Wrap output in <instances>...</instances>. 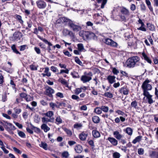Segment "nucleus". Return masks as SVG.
Masks as SVG:
<instances>
[{"mask_svg":"<svg viewBox=\"0 0 158 158\" xmlns=\"http://www.w3.org/2000/svg\"><path fill=\"white\" fill-rule=\"evenodd\" d=\"M25 99L27 102L33 100L32 98L29 95H27Z\"/></svg>","mask_w":158,"mask_h":158,"instance_id":"nucleus-54","label":"nucleus"},{"mask_svg":"<svg viewBox=\"0 0 158 158\" xmlns=\"http://www.w3.org/2000/svg\"><path fill=\"white\" fill-rule=\"evenodd\" d=\"M15 16L16 18L18 20L19 22L22 25H23V21L22 20L21 16L19 15H16Z\"/></svg>","mask_w":158,"mask_h":158,"instance_id":"nucleus-30","label":"nucleus"},{"mask_svg":"<svg viewBox=\"0 0 158 158\" xmlns=\"http://www.w3.org/2000/svg\"><path fill=\"white\" fill-rule=\"evenodd\" d=\"M142 137L140 135L137 136L133 140L132 143L135 144L137 142H139L141 140Z\"/></svg>","mask_w":158,"mask_h":158,"instance_id":"nucleus-26","label":"nucleus"},{"mask_svg":"<svg viewBox=\"0 0 158 158\" xmlns=\"http://www.w3.org/2000/svg\"><path fill=\"white\" fill-rule=\"evenodd\" d=\"M120 11L122 14L126 16H129L130 15L129 10L124 7H121L120 9Z\"/></svg>","mask_w":158,"mask_h":158,"instance_id":"nucleus-11","label":"nucleus"},{"mask_svg":"<svg viewBox=\"0 0 158 158\" xmlns=\"http://www.w3.org/2000/svg\"><path fill=\"white\" fill-rule=\"evenodd\" d=\"M116 113H118V114L119 115H120L122 116H123L125 114L124 112L119 110H116Z\"/></svg>","mask_w":158,"mask_h":158,"instance_id":"nucleus-60","label":"nucleus"},{"mask_svg":"<svg viewBox=\"0 0 158 158\" xmlns=\"http://www.w3.org/2000/svg\"><path fill=\"white\" fill-rule=\"evenodd\" d=\"M44 72V73L41 74L43 77L46 76L48 77H49L51 76V73L49 71V68L48 67H46L45 68Z\"/></svg>","mask_w":158,"mask_h":158,"instance_id":"nucleus-16","label":"nucleus"},{"mask_svg":"<svg viewBox=\"0 0 158 158\" xmlns=\"http://www.w3.org/2000/svg\"><path fill=\"white\" fill-rule=\"evenodd\" d=\"M145 26L141 25V26L139 28H137V30H141L144 31H146V29L144 27Z\"/></svg>","mask_w":158,"mask_h":158,"instance_id":"nucleus-55","label":"nucleus"},{"mask_svg":"<svg viewBox=\"0 0 158 158\" xmlns=\"http://www.w3.org/2000/svg\"><path fill=\"white\" fill-rule=\"evenodd\" d=\"M74 150L77 153H80L83 150V148L81 145L79 144L75 147Z\"/></svg>","mask_w":158,"mask_h":158,"instance_id":"nucleus-18","label":"nucleus"},{"mask_svg":"<svg viewBox=\"0 0 158 158\" xmlns=\"http://www.w3.org/2000/svg\"><path fill=\"white\" fill-rule=\"evenodd\" d=\"M141 10L143 11H144L146 10V6L144 4H142L140 5Z\"/></svg>","mask_w":158,"mask_h":158,"instance_id":"nucleus-58","label":"nucleus"},{"mask_svg":"<svg viewBox=\"0 0 158 158\" xmlns=\"http://www.w3.org/2000/svg\"><path fill=\"white\" fill-rule=\"evenodd\" d=\"M11 48L13 51L16 54H18L19 53V52L16 49L15 45V44H13L11 46Z\"/></svg>","mask_w":158,"mask_h":158,"instance_id":"nucleus-47","label":"nucleus"},{"mask_svg":"<svg viewBox=\"0 0 158 158\" xmlns=\"http://www.w3.org/2000/svg\"><path fill=\"white\" fill-rule=\"evenodd\" d=\"M69 73V70L68 69H66L65 70L61 69L60 71L58 74H62L63 73H65L67 74H68Z\"/></svg>","mask_w":158,"mask_h":158,"instance_id":"nucleus-57","label":"nucleus"},{"mask_svg":"<svg viewBox=\"0 0 158 158\" xmlns=\"http://www.w3.org/2000/svg\"><path fill=\"white\" fill-rule=\"evenodd\" d=\"M107 140L114 146H116L118 144V141L114 138L113 137H108Z\"/></svg>","mask_w":158,"mask_h":158,"instance_id":"nucleus-15","label":"nucleus"},{"mask_svg":"<svg viewBox=\"0 0 158 158\" xmlns=\"http://www.w3.org/2000/svg\"><path fill=\"white\" fill-rule=\"evenodd\" d=\"M120 20L122 21H123L124 22H126L127 21V19L124 15H121L120 16Z\"/></svg>","mask_w":158,"mask_h":158,"instance_id":"nucleus-59","label":"nucleus"},{"mask_svg":"<svg viewBox=\"0 0 158 158\" xmlns=\"http://www.w3.org/2000/svg\"><path fill=\"white\" fill-rule=\"evenodd\" d=\"M40 147L42 148L45 150H47L49 149L48 146L47 144L45 142H42L41 143V146Z\"/></svg>","mask_w":158,"mask_h":158,"instance_id":"nucleus-25","label":"nucleus"},{"mask_svg":"<svg viewBox=\"0 0 158 158\" xmlns=\"http://www.w3.org/2000/svg\"><path fill=\"white\" fill-rule=\"evenodd\" d=\"M88 135V133L84 131L82 132L79 135V138L82 141H84L86 139Z\"/></svg>","mask_w":158,"mask_h":158,"instance_id":"nucleus-12","label":"nucleus"},{"mask_svg":"<svg viewBox=\"0 0 158 158\" xmlns=\"http://www.w3.org/2000/svg\"><path fill=\"white\" fill-rule=\"evenodd\" d=\"M78 49L80 52L83 51L84 50V48L83 44L81 43L78 44L77 45Z\"/></svg>","mask_w":158,"mask_h":158,"instance_id":"nucleus-35","label":"nucleus"},{"mask_svg":"<svg viewBox=\"0 0 158 158\" xmlns=\"http://www.w3.org/2000/svg\"><path fill=\"white\" fill-rule=\"evenodd\" d=\"M144 151L143 148H139L138 149V153L140 155H142L144 154Z\"/></svg>","mask_w":158,"mask_h":158,"instance_id":"nucleus-53","label":"nucleus"},{"mask_svg":"<svg viewBox=\"0 0 158 158\" xmlns=\"http://www.w3.org/2000/svg\"><path fill=\"white\" fill-rule=\"evenodd\" d=\"M2 116L5 118H6L9 119H11V117L10 116H9L8 114H5V113H2Z\"/></svg>","mask_w":158,"mask_h":158,"instance_id":"nucleus-63","label":"nucleus"},{"mask_svg":"<svg viewBox=\"0 0 158 158\" xmlns=\"http://www.w3.org/2000/svg\"><path fill=\"white\" fill-rule=\"evenodd\" d=\"M61 104H62L61 106H64L66 107V109L68 110H70L71 109V106L69 104L64 103H61Z\"/></svg>","mask_w":158,"mask_h":158,"instance_id":"nucleus-34","label":"nucleus"},{"mask_svg":"<svg viewBox=\"0 0 158 158\" xmlns=\"http://www.w3.org/2000/svg\"><path fill=\"white\" fill-rule=\"evenodd\" d=\"M93 74L91 72H89L86 75L82 76L81 78V80L83 83H85L89 82L92 79L91 77Z\"/></svg>","mask_w":158,"mask_h":158,"instance_id":"nucleus-3","label":"nucleus"},{"mask_svg":"<svg viewBox=\"0 0 158 158\" xmlns=\"http://www.w3.org/2000/svg\"><path fill=\"white\" fill-rule=\"evenodd\" d=\"M94 112L98 114H100L102 113V110L101 107H97L94 109Z\"/></svg>","mask_w":158,"mask_h":158,"instance_id":"nucleus-32","label":"nucleus"},{"mask_svg":"<svg viewBox=\"0 0 158 158\" xmlns=\"http://www.w3.org/2000/svg\"><path fill=\"white\" fill-rule=\"evenodd\" d=\"M44 114L48 117L50 119H51L52 118L51 117L54 115V113L52 111H49L47 113H44Z\"/></svg>","mask_w":158,"mask_h":158,"instance_id":"nucleus-29","label":"nucleus"},{"mask_svg":"<svg viewBox=\"0 0 158 158\" xmlns=\"http://www.w3.org/2000/svg\"><path fill=\"white\" fill-rule=\"evenodd\" d=\"M91 34H93L94 35V34L93 33L88 31H82L79 32V35L80 36L84 37H85L86 38H88L89 37V35Z\"/></svg>","mask_w":158,"mask_h":158,"instance_id":"nucleus-8","label":"nucleus"},{"mask_svg":"<svg viewBox=\"0 0 158 158\" xmlns=\"http://www.w3.org/2000/svg\"><path fill=\"white\" fill-rule=\"evenodd\" d=\"M115 77L114 76H111L109 75L108 76L107 78V80L108 82L110 84H112L115 82Z\"/></svg>","mask_w":158,"mask_h":158,"instance_id":"nucleus-20","label":"nucleus"},{"mask_svg":"<svg viewBox=\"0 0 158 158\" xmlns=\"http://www.w3.org/2000/svg\"><path fill=\"white\" fill-rule=\"evenodd\" d=\"M113 156L114 158H119L120 154L119 153L116 152L113 154Z\"/></svg>","mask_w":158,"mask_h":158,"instance_id":"nucleus-50","label":"nucleus"},{"mask_svg":"<svg viewBox=\"0 0 158 158\" xmlns=\"http://www.w3.org/2000/svg\"><path fill=\"white\" fill-rule=\"evenodd\" d=\"M13 109L15 111V113L16 114H19L22 111V110L21 109L17 108L16 107H15Z\"/></svg>","mask_w":158,"mask_h":158,"instance_id":"nucleus-49","label":"nucleus"},{"mask_svg":"<svg viewBox=\"0 0 158 158\" xmlns=\"http://www.w3.org/2000/svg\"><path fill=\"white\" fill-rule=\"evenodd\" d=\"M105 96L109 98H112L113 97V94L109 92H106L104 94Z\"/></svg>","mask_w":158,"mask_h":158,"instance_id":"nucleus-48","label":"nucleus"},{"mask_svg":"<svg viewBox=\"0 0 158 158\" xmlns=\"http://www.w3.org/2000/svg\"><path fill=\"white\" fill-rule=\"evenodd\" d=\"M51 70L54 73H56L57 71H58L57 68L54 66H52L51 67Z\"/></svg>","mask_w":158,"mask_h":158,"instance_id":"nucleus-61","label":"nucleus"},{"mask_svg":"<svg viewBox=\"0 0 158 158\" xmlns=\"http://www.w3.org/2000/svg\"><path fill=\"white\" fill-rule=\"evenodd\" d=\"M125 66L129 68L139 67L140 69L144 68V64L140 61L139 57L134 56L130 57L127 60Z\"/></svg>","mask_w":158,"mask_h":158,"instance_id":"nucleus-1","label":"nucleus"},{"mask_svg":"<svg viewBox=\"0 0 158 158\" xmlns=\"http://www.w3.org/2000/svg\"><path fill=\"white\" fill-rule=\"evenodd\" d=\"M54 93V90L53 89L50 87H48L46 89L45 94L50 97H52V94Z\"/></svg>","mask_w":158,"mask_h":158,"instance_id":"nucleus-7","label":"nucleus"},{"mask_svg":"<svg viewBox=\"0 0 158 158\" xmlns=\"http://www.w3.org/2000/svg\"><path fill=\"white\" fill-rule=\"evenodd\" d=\"M63 53L65 55L69 57H70L71 56V55L70 54L69 52L68 51H64Z\"/></svg>","mask_w":158,"mask_h":158,"instance_id":"nucleus-64","label":"nucleus"},{"mask_svg":"<svg viewBox=\"0 0 158 158\" xmlns=\"http://www.w3.org/2000/svg\"><path fill=\"white\" fill-rule=\"evenodd\" d=\"M1 148L5 153L7 154L8 153L9 151L5 148L4 145L2 146Z\"/></svg>","mask_w":158,"mask_h":158,"instance_id":"nucleus-62","label":"nucleus"},{"mask_svg":"<svg viewBox=\"0 0 158 158\" xmlns=\"http://www.w3.org/2000/svg\"><path fill=\"white\" fill-rule=\"evenodd\" d=\"M46 6V4L43 1L40 0V8H44Z\"/></svg>","mask_w":158,"mask_h":158,"instance_id":"nucleus-51","label":"nucleus"},{"mask_svg":"<svg viewBox=\"0 0 158 158\" xmlns=\"http://www.w3.org/2000/svg\"><path fill=\"white\" fill-rule=\"evenodd\" d=\"M126 131L129 135H132V130L130 127H127L126 130Z\"/></svg>","mask_w":158,"mask_h":158,"instance_id":"nucleus-40","label":"nucleus"},{"mask_svg":"<svg viewBox=\"0 0 158 158\" xmlns=\"http://www.w3.org/2000/svg\"><path fill=\"white\" fill-rule=\"evenodd\" d=\"M34 121L37 123H39L40 121V117L38 114H35L34 117Z\"/></svg>","mask_w":158,"mask_h":158,"instance_id":"nucleus-45","label":"nucleus"},{"mask_svg":"<svg viewBox=\"0 0 158 158\" xmlns=\"http://www.w3.org/2000/svg\"><path fill=\"white\" fill-rule=\"evenodd\" d=\"M143 95L146 97L147 99H148V102L149 104H151L154 102V101L152 98V96L149 93L143 94Z\"/></svg>","mask_w":158,"mask_h":158,"instance_id":"nucleus-9","label":"nucleus"},{"mask_svg":"<svg viewBox=\"0 0 158 158\" xmlns=\"http://www.w3.org/2000/svg\"><path fill=\"white\" fill-rule=\"evenodd\" d=\"M18 133L19 135L21 138H25L26 137L25 134L22 131L18 130Z\"/></svg>","mask_w":158,"mask_h":158,"instance_id":"nucleus-37","label":"nucleus"},{"mask_svg":"<svg viewBox=\"0 0 158 158\" xmlns=\"http://www.w3.org/2000/svg\"><path fill=\"white\" fill-rule=\"evenodd\" d=\"M75 61L77 64L80 65H82V63L79 59L77 57H76L75 58Z\"/></svg>","mask_w":158,"mask_h":158,"instance_id":"nucleus-46","label":"nucleus"},{"mask_svg":"<svg viewBox=\"0 0 158 158\" xmlns=\"http://www.w3.org/2000/svg\"><path fill=\"white\" fill-rule=\"evenodd\" d=\"M93 136L95 138L99 137L100 136V135L98 131L96 130H93L92 132Z\"/></svg>","mask_w":158,"mask_h":158,"instance_id":"nucleus-24","label":"nucleus"},{"mask_svg":"<svg viewBox=\"0 0 158 158\" xmlns=\"http://www.w3.org/2000/svg\"><path fill=\"white\" fill-rule=\"evenodd\" d=\"M7 125L10 126V129L11 130H14L16 129V128L11 123H8Z\"/></svg>","mask_w":158,"mask_h":158,"instance_id":"nucleus-56","label":"nucleus"},{"mask_svg":"<svg viewBox=\"0 0 158 158\" xmlns=\"http://www.w3.org/2000/svg\"><path fill=\"white\" fill-rule=\"evenodd\" d=\"M69 26L75 32H77L81 29V27L80 26L76 25L73 23L72 22L70 23Z\"/></svg>","mask_w":158,"mask_h":158,"instance_id":"nucleus-6","label":"nucleus"},{"mask_svg":"<svg viewBox=\"0 0 158 158\" xmlns=\"http://www.w3.org/2000/svg\"><path fill=\"white\" fill-rule=\"evenodd\" d=\"M54 118L53 117L51 119H49L44 117L42 118V122L44 123H47L48 122H52V121H54Z\"/></svg>","mask_w":158,"mask_h":158,"instance_id":"nucleus-19","label":"nucleus"},{"mask_svg":"<svg viewBox=\"0 0 158 158\" xmlns=\"http://www.w3.org/2000/svg\"><path fill=\"white\" fill-rule=\"evenodd\" d=\"M71 98L73 99L76 100L77 102L83 100L82 99H80L78 96L76 95H73L71 96Z\"/></svg>","mask_w":158,"mask_h":158,"instance_id":"nucleus-39","label":"nucleus"},{"mask_svg":"<svg viewBox=\"0 0 158 158\" xmlns=\"http://www.w3.org/2000/svg\"><path fill=\"white\" fill-rule=\"evenodd\" d=\"M147 25L150 31H154L155 30V27L154 25L150 23H147Z\"/></svg>","mask_w":158,"mask_h":158,"instance_id":"nucleus-36","label":"nucleus"},{"mask_svg":"<svg viewBox=\"0 0 158 158\" xmlns=\"http://www.w3.org/2000/svg\"><path fill=\"white\" fill-rule=\"evenodd\" d=\"M63 129L68 136L70 137L72 136V132L70 129L66 128H64Z\"/></svg>","mask_w":158,"mask_h":158,"instance_id":"nucleus-28","label":"nucleus"},{"mask_svg":"<svg viewBox=\"0 0 158 158\" xmlns=\"http://www.w3.org/2000/svg\"><path fill=\"white\" fill-rule=\"evenodd\" d=\"M22 36V33L19 31H16L13 34L12 39L14 41H17L20 40Z\"/></svg>","mask_w":158,"mask_h":158,"instance_id":"nucleus-4","label":"nucleus"},{"mask_svg":"<svg viewBox=\"0 0 158 158\" xmlns=\"http://www.w3.org/2000/svg\"><path fill=\"white\" fill-rule=\"evenodd\" d=\"M61 103L56 102V103H54L52 102H50L49 103V106L53 110H55V107L59 108L61 106Z\"/></svg>","mask_w":158,"mask_h":158,"instance_id":"nucleus-10","label":"nucleus"},{"mask_svg":"<svg viewBox=\"0 0 158 158\" xmlns=\"http://www.w3.org/2000/svg\"><path fill=\"white\" fill-rule=\"evenodd\" d=\"M40 39L42 40L43 42L45 43L46 44H48L49 46H52V44L50 42H49L47 40L43 38H41L40 37Z\"/></svg>","mask_w":158,"mask_h":158,"instance_id":"nucleus-41","label":"nucleus"},{"mask_svg":"<svg viewBox=\"0 0 158 158\" xmlns=\"http://www.w3.org/2000/svg\"><path fill=\"white\" fill-rule=\"evenodd\" d=\"M129 89L126 87H123L121 88L119 90L121 93H123L125 95H127L128 94Z\"/></svg>","mask_w":158,"mask_h":158,"instance_id":"nucleus-17","label":"nucleus"},{"mask_svg":"<svg viewBox=\"0 0 158 158\" xmlns=\"http://www.w3.org/2000/svg\"><path fill=\"white\" fill-rule=\"evenodd\" d=\"M101 108L102 110L105 113H107L108 111L109 107L107 106H102Z\"/></svg>","mask_w":158,"mask_h":158,"instance_id":"nucleus-42","label":"nucleus"},{"mask_svg":"<svg viewBox=\"0 0 158 158\" xmlns=\"http://www.w3.org/2000/svg\"><path fill=\"white\" fill-rule=\"evenodd\" d=\"M114 137L118 140H120L123 137V135H121L118 131H114L113 133Z\"/></svg>","mask_w":158,"mask_h":158,"instance_id":"nucleus-13","label":"nucleus"},{"mask_svg":"<svg viewBox=\"0 0 158 158\" xmlns=\"http://www.w3.org/2000/svg\"><path fill=\"white\" fill-rule=\"evenodd\" d=\"M69 155V153L67 151L63 152L61 155L62 157L65 158H68Z\"/></svg>","mask_w":158,"mask_h":158,"instance_id":"nucleus-43","label":"nucleus"},{"mask_svg":"<svg viewBox=\"0 0 158 158\" xmlns=\"http://www.w3.org/2000/svg\"><path fill=\"white\" fill-rule=\"evenodd\" d=\"M93 121L95 123H98L100 121L99 118L97 116H94L92 118Z\"/></svg>","mask_w":158,"mask_h":158,"instance_id":"nucleus-27","label":"nucleus"},{"mask_svg":"<svg viewBox=\"0 0 158 158\" xmlns=\"http://www.w3.org/2000/svg\"><path fill=\"white\" fill-rule=\"evenodd\" d=\"M131 107L135 109H138L139 107L138 105L137 102L136 100L132 101L131 104Z\"/></svg>","mask_w":158,"mask_h":158,"instance_id":"nucleus-22","label":"nucleus"},{"mask_svg":"<svg viewBox=\"0 0 158 158\" xmlns=\"http://www.w3.org/2000/svg\"><path fill=\"white\" fill-rule=\"evenodd\" d=\"M56 122L57 123H56L57 124H60L62 123V120L59 116L56 117Z\"/></svg>","mask_w":158,"mask_h":158,"instance_id":"nucleus-44","label":"nucleus"},{"mask_svg":"<svg viewBox=\"0 0 158 158\" xmlns=\"http://www.w3.org/2000/svg\"><path fill=\"white\" fill-rule=\"evenodd\" d=\"M104 42L106 44L110 45V46L113 47H116L118 45L117 43L114 42L112 40L109 38H106Z\"/></svg>","mask_w":158,"mask_h":158,"instance_id":"nucleus-5","label":"nucleus"},{"mask_svg":"<svg viewBox=\"0 0 158 158\" xmlns=\"http://www.w3.org/2000/svg\"><path fill=\"white\" fill-rule=\"evenodd\" d=\"M149 156L151 158H158V152L152 151L150 153Z\"/></svg>","mask_w":158,"mask_h":158,"instance_id":"nucleus-23","label":"nucleus"},{"mask_svg":"<svg viewBox=\"0 0 158 158\" xmlns=\"http://www.w3.org/2000/svg\"><path fill=\"white\" fill-rule=\"evenodd\" d=\"M61 20L63 21L64 22L66 23H68L69 26L70 25V23H71L72 22L70 19H69L65 17H62L61 19Z\"/></svg>","mask_w":158,"mask_h":158,"instance_id":"nucleus-31","label":"nucleus"},{"mask_svg":"<svg viewBox=\"0 0 158 158\" xmlns=\"http://www.w3.org/2000/svg\"><path fill=\"white\" fill-rule=\"evenodd\" d=\"M150 82L148 79L146 80L143 83L141 87L143 89V94L149 93L148 91L151 90L152 89V86L151 85L149 84Z\"/></svg>","mask_w":158,"mask_h":158,"instance_id":"nucleus-2","label":"nucleus"},{"mask_svg":"<svg viewBox=\"0 0 158 158\" xmlns=\"http://www.w3.org/2000/svg\"><path fill=\"white\" fill-rule=\"evenodd\" d=\"M86 89V87L85 86L80 88H77L74 90L75 93L76 95H78L82 92V90L85 91Z\"/></svg>","mask_w":158,"mask_h":158,"instance_id":"nucleus-14","label":"nucleus"},{"mask_svg":"<svg viewBox=\"0 0 158 158\" xmlns=\"http://www.w3.org/2000/svg\"><path fill=\"white\" fill-rule=\"evenodd\" d=\"M102 1V2L101 7V8L102 9L104 7L105 5L107 3V0H97V2L98 3H100Z\"/></svg>","mask_w":158,"mask_h":158,"instance_id":"nucleus-33","label":"nucleus"},{"mask_svg":"<svg viewBox=\"0 0 158 158\" xmlns=\"http://www.w3.org/2000/svg\"><path fill=\"white\" fill-rule=\"evenodd\" d=\"M41 129L46 132L50 130V128L45 123L43 124L41 126Z\"/></svg>","mask_w":158,"mask_h":158,"instance_id":"nucleus-21","label":"nucleus"},{"mask_svg":"<svg viewBox=\"0 0 158 158\" xmlns=\"http://www.w3.org/2000/svg\"><path fill=\"white\" fill-rule=\"evenodd\" d=\"M71 75L74 78H79L80 77L78 73L76 72H73L71 73Z\"/></svg>","mask_w":158,"mask_h":158,"instance_id":"nucleus-38","label":"nucleus"},{"mask_svg":"<svg viewBox=\"0 0 158 158\" xmlns=\"http://www.w3.org/2000/svg\"><path fill=\"white\" fill-rule=\"evenodd\" d=\"M38 66H36L34 64H31L30 66V68L32 70H36L37 69V67Z\"/></svg>","mask_w":158,"mask_h":158,"instance_id":"nucleus-52","label":"nucleus"}]
</instances>
